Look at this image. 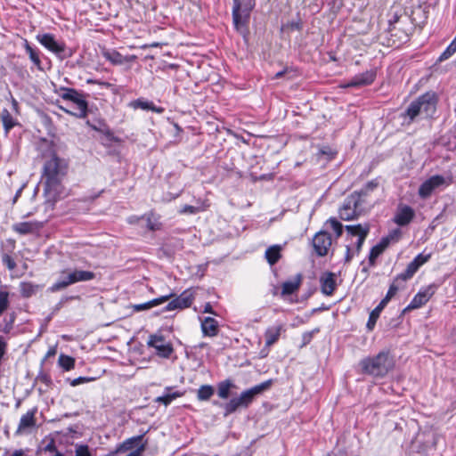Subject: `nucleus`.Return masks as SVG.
Instances as JSON below:
<instances>
[{
	"label": "nucleus",
	"instance_id": "4d7b16f0",
	"mask_svg": "<svg viewBox=\"0 0 456 456\" xmlns=\"http://www.w3.org/2000/svg\"><path fill=\"white\" fill-rule=\"evenodd\" d=\"M354 256V254L352 253V248L350 245L346 246V256H345V262L349 263Z\"/></svg>",
	"mask_w": 456,
	"mask_h": 456
},
{
	"label": "nucleus",
	"instance_id": "c85d7f7f",
	"mask_svg": "<svg viewBox=\"0 0 456 456\" xmlns=\"http://www.w3.org/2000/svg\"><path fill=\"white\" fill-rule=\"evenodd\" d=\"M281 246L280 245H273L265 250V258L271 265H275L281 259Z\"/></svg>",
	"mask_w": 456,
	"mask_h": 456
},
{
	"label": "nucleus",
	"instance_id": "f3484780",
	"mask_svg": "<svg viewBox=\"0 0 456 456\" xmlns=\"http://www.w3.org/2000/svg\"><path fill=\"white\" fill-rule=\"evenodd\" d=\"M72 284H75V282L70 270H64L61 272L60 278L49 288V291H61Z\"/></svg>",
	"mask_w": 456,
	"mask_h": 456
},
{
	"label": "nucleus",
	"instance_id": "09e8293b",
	"mask_svg": "<svg viewBox=\"0 0 456 456\" xmlns=\"http://www.w3.org/2000/svg\"><path fill=\"white\" fill-rule=\"evenodd\" d=\"M96 379L94 377H78L77 379H72L69 384L72 387L78 386L83 383H88L91 381H94Z\"/></svg>",
	"mask_w": 456,
	"mask_h": 456
},
{
	"label": "nucleus",
	"instance_id": "a19ab883",
	"mask_svg": "<svg viewBox=\"0 0 456 456\" xmlns=\"http://www.w3.org/2000/svg\"><path fill=\"white\" fill-rule=\"evenodd\" d=\"M9 306V292L0 289V316Z\"/></svg>",
	"mask_w": 456,
	"mask_h": 456
},
{
	"label": "nucleus",
	"instance_id": "f03ea898",
	"mask_svg": "<svg viewBox=\"0 0 456 456\" xmlns=\"http://www.w3.org/2000/svg\"><path fill=\"white\" fill-rule=\"evenodd\" d=\"M361 372L373 378H384L395 367V360L388 351H381L374 356H368L359 362Z\"/></svg>",
	"mask_w": 456,
	"mask_h": 456
},
{
	"label": "nucleus",
	"instance_id": "0e129e2a",
	"mask_svg": "<svg viewBox=\"0 0 456 456\" xmlns=\"http://www.w3.org/2000/svg\"><path fill=\"white\" fill-rule=\"evenodd\" d=\"M204 313H208V314H216V313L214 312L213 308H212V305H210V303H207L205 305H204Z\"/></svg>",
	"mask_w": 456,
	"mask_h": 456
},
{
	"label": "nucleus",
	"instance_id": "9b49d317",
	"mask_svg": "<svg viewBox=\"0 0 456 456\" xmlns=\"http://www.w3.org/2000/svg\"><path fill=\"white\" fill-rule=\"evenodd\" d=\"M164 337L162 335H151L148 340V346L153 347L157 351V354L162 358H169L174 348L170 343L164 344Z\"/></svg>",
	"mask_w": 456,
	"mask_h": 456
},
{
	"label": "nucleus",
	"instance_id": "603ef678",
	"mask_svg": "<svg viewBox=\"0 0 456 456\" xmlns=\"http://www.w3.org/2000/svg\"><path fill=\"white\" fill-rule=\"evenodd\" d=\"M198 211L199 208L194 206L184 205L180 212L183 214H196Z\"/></svg>",
	"mask_w": 456,
	"mask_h": 456
},
{
	"label": "nucleus",
	"instance_id": "cd10ccee",
	"mask_svg": "<svg viewBox=\"0 0 456 456\" xmlns=\"http://www.w3.org/2000/svg\"><path fill=\"white\" fill-rule=\"evenodd\" d=\"M379 186V182L377 180H371L368 182L360 191H354L353 194H358L360 200L365 204L366 198L369 196L370 192L376 190Z\"/></svg>",
	"mask_w": 456,
	"mask_h": 456
},
{
	"label": "nucleus",
	"instance_id": "a878e982",
	"mask_svg": "<svg viewBox=\"0 0 456 456\" xmlns=\"http://www.w3.org/2000/svg\"><path fill=\"white\" fill-rule=\"evenodd\" d=\"M172 296H173L172 294L167 295V296H162L160 297L150 300L146 303L134 305L133 308L136 312L145 311V310L151 309L154 306L159 305L167 302Z\"/></svg>",
	"mask_w": 456,
	"mask_h": 456
},
{
	"label": "nucleus",
	"instance_id": "37998d69",
	"mask_svg": "<svg viewBox=\"0 0 456 456\" xmlns=\"http://www.w3.org/2000/svg\"><path fill=\"white\" fill-rule=\"evenodd\" d=\"M181 396V394L178 393V392H174V393H168V394H166L162 396H159L157 399H156V402L158 403H161L163 404H165L166 406L168 405L169 403H171V402Z\"/></svg>",
	"mask_w": 456,
	"mask_h": 456
},
{
	"label": "nucleus",
	"instance_id": "bf43d9fd",
	"mask_svg": "<svg viewBox=\"0 0 456 456\" xmlns=\"http://www.w3.org/2000/svg\"><path fill=\"white\" fill-rule=\"evenodd\" d=\"M397 20H398L397 15H395L393 20H389V27H388L389 33H392V31L395 29L394 23L397 22ZM391 36H393V34H391Z\"/></svg>",
	"mask_w": 456,
	"mask_h": 456
},
{
	"label": "nucleus",
	"instance_id": "f257e3e1",
	"mask_svg": "<svg viewBox=\"0 0 456 456\" xmlns=\"http://www.w3.org/2000/svg\"><path fill=\"white\" fill-rule=\"evenodd\" d=\"M43 157L45 159L41 178L44 195L47 202L53 204L63 193L62 181L67 175L69 164L55 153L53 147H49Z\"/></svg>",
	"mask_w": 456,
	"mask_h": 456
},
{
	"label": "nucleus",
	"instance_id": "6e6d98bb",
	"mask_svg": "<svg viewBox=\"0 0 456 456\" xmlns=\"http://www.w3.org/2000/svg\"><path fill=\"white\" fill-rule=\"evenodd\" d=\"M44 451L45 452H58L57 451V448H56V445H55V442L53 440H51L46 445L45 447L44 448Z\"/></svg>",
	"mask_w": 456,
	"mask_h": 456
},
{
	"label": "nucleus",
	"instance_id": "72a5a7b5",
	"mask_svg": "<svg viewBox=\"0 0 456 456\" xmlns=\"http://www.w3.org/2000/svg\"><path fill=\"white\" fill-rule=\"evenodd\" d=\"M418 270V264H415L413 261H411L408 264L405 271L395 277V281H406L407 280L411 279Z\"/></svg>",
	"mask_w": 456,
	"mask_h": 456
},
{
	"label": "nucleus",
	"instance_id": "393cba45",
	"mask_svg": "<svg viewBox=\"0 0 456 456\" xmlns=\"http://www.w3.org/2000/svg\"><path fill=\"white\" fill-rule=\"evenodd\" d=\"M129 106L133 109H141L143 110H151L153 112L161 113L163 111V109L161 107H157L152 102L144 100L142 98L136 99L134 101H132L129 103Z\"/></svg>",
	"mask_w": 456,
	"mask_h": 456
},
{
	"label": "nucleus",
	"instance_id": "4c0bfd02",
	"mask_svg": "<svg viewBox=\"0 0 456 456\" xmlns=\"http://www.w3.org/2000/svg\"><path fill=\"white\" fill-rule=\"evenodd\" d=\"M380 307L376 306L370 314L369 320L367 322L366 327L368 330H372L376 325L377 320L379 317L381 313Z\"/></svg>",
	"mask_w": 456,
	"mask_h": 456
},
{
	"label": "nucleus",
	"instance_id": "2eb2a0df",
	"mask_svg": "<svg viewBox=\"0 0 456 456\" xmlns=\"http://www.w3.org/2000/svg\"><path fill=\"white\" fill-rule=\"evenodd\" d=\"M415 216V212L412 208L407 205H400L394 216V222L399 226H405L409 224Z\"/></svg>",
	"mask_w": 456,
	"mask_h": 456
},
{
	"label": "nucleus",
	"instance_id": "864d4df0",
	"mask_svg": "<svg viewBox=\"0 0 456 456\" xmlns=\"http://www.w3.org/2000/svg\"><path fill=\"white\" fill-rule=\"evenodd\" d=\"M401 231L399 229L393 230L387 237H389V243L392 240H397L401 237Z\"/></svg>",
	"mask_w": 456,
	"mask_h": 456
},
{
	"label": "nucleus",
	"instance_id": "13d9d810",
	"mask_svg": "<svg viewBox=\"0 0 456 456\" xmlns=\"http://www.w3.org/2000/svg\"><path fill=\"white\" fill-rule=\"evenodd\" d=\"M90 126H91L94 130L101 131V132L105 133V134H109V135H110V134H111V133H110V129H109V128H108L104 124H102V126L104 127V129H103V128H102V127H98V126H94V125H90Z\"/></svg>",
	"mask_w": 456,
	"mask_h": 456
},
{
	"label": "nucleus",
	"instance_id": "69168bd1",
	"mask_svg": "<svg viewBox=\"0 0 456 456\" xmlns=\"http://www.w3.org/2000/svg\"><path fill=\"white\" fill-rule=\"evenodd\" d=\"M78 298H79L78 296H70V297H62L61 300L60 301V305L64 304L68 300H75V299H78Z\"/></svg>",
	"mask_w": 456,
	"mask_h": 456
},
{
	"label": "nucleus",
	"instance_id": "1a4fd4ad",
	"mask_svg": "<svg viewBox=\"0 0 456 456\" xmlns=\"http://www.w3.org/2000/svg\"><path fill=\"white\" fill-rule=\"evenodd\" d=\"M144 436L145 433L126 439L117 447V452L139 451V456H142L148 444V441L144 439Z\"/></svg>",
	"mask_w": 456,
	"mask_h": 456
},
{
	"label": "nucleus",
	"instance_id": "a211bd4d",
	"mask_svg": "<svg viewBox=\"0 0 456 456\" xmlns=\"http://www.w3.org/2000/svg\"><path fill=\"white\" fill-rule=\"evenodd\" d=\"M376 77V73L372 70L365 71L354 76L347 84V86L358 87L370 85Z\"/></svg>",
	"mask_w": 456,
	"mask_h": 456
},
{
	"label": "nucleus",
	"instance_id": "f8f14e48",
	"mask_svg": "<svg viewBox=\"0 0 456 456\" xmlns=\"http://www.w3.org/2000/svg\"><path fill=\"white\" fill-rule=\"evenodd\" d=\"M194 300V294L191 289H186L175 298L171 300L165 307L164 311H173L176 309H184L190 307Z\"/></svg>",
	"mask_w": 456,
	"mask_h": 456
},
{
	"label": "nucleus",
	"instance_id": "6ab92c4d",
	"mask_svg": "<svg viewBox=\"0 0 456 456\" xmlns=\"http://www.w3.org/2000/svg\"><path fill=\"white\" fill-rule=\"evenodd\" d=\"M283 331H285V327L282 323L267 328L265 332V346L270 347L275 344Z\"/></svg>",
	"mask_w": 456,
	"mask_h": 456
},
{
	"label": "nucleus",
	"instance_id": "49530a36",
	"mask_svg": "<svg viewBox=\"0 0 456 456\" xmlns=\"http://www.w3.org/2000/svg\"><path fill=\"white\" fill-rule=\"evenodd\" d=\"M369 231H370V225L368 224H365V229L362 232V234L360 235V237L358 238V240L355 243V252L357 254L361 251L363 242H364L366 237L368 236Z\"/></svg>",
	"mask_w": 456,
	"mask_h": 456
},
{
	"label": "nucleus",
	"instance_id": "4be33fe9",
	"mask_svg": "<svg viewBox=\"0 0 456 456\" xmlns=\"http://www.w3.org/2000/svg\"><path fill=\"white\" fill-rule=\"evenodd\" d=\"M37 408H34L21 416L16 433H22L27 428L36 426L35 414L37 413Z\"/></svg>",
	"mask_w": 456,
	"mask_h": 456
},
{
	"label": "nucleus",
	"instance_id": "e2e57ef3",
	"mask_svg": "<svg viewBox=\"0 0 456 456\" xmlns=\"http://www.w3.org/2000/svg\"><path fill=\"white\" fill-rule=\"evenodd\" d=\"M391 298H389L388 297H385L380 302L379 304L377 305L378 307H380L381 310H383V308L387 305V304L390 301Z\"/></svg>",
	"mask_w": 456,
	"mask_h": 456
},
{
	"label": "nucleus",
	"instance_id": "7ed1b4c3",
	"mask_svg": "<svg viewBox=\"0 0 456 456\" xmlns=\"http://www.w3.org/2000/svg\"><path fill=\"white\" fill-rule=\"evenodd\" d=\"M437 102L436 94L433 91H428L411 102L403 117L408 118L410 122L414 121L420 115L425 118H432L436 111Z\"/></svg>",
	"mask_w": 456,
	"mask_h": 456
},
{
	"label": "nucleus",
	"instance_id": "680f3d73",
	"mask_svg": "<svg viewBox=\"0 0 456 456\" xmlns=\"http://www.w3.org/2000/svg\"><path fill=\"white\" fill-rule=\"evenodd\" d=\"M144 218V216H132L130 217H128V223L129 224H136L139 222L140 219H142Z\"/></svg>",
	"mask_w": 456,
	"mask_h": 456
},
{
	"label": "nucleus",
	"instance_id": "b1692460",
	"mask_svg": "<svg viewBox=\"0 0 456 456\" xmlns=\"http://www.w3.org/2000/svg\"><path fill=\"white\" fill-rule=\"evenodd\" d=\"M201 330L204 336H216L219 331L217 321L212 317H206L201 321Z\"/></svg>",
	"mask_w": 456,
	"mask_h": 456
},
{
	"label": "nucleus",
	"instance_id": "6e6552de",
	"mask_svg": "<svg viewBox=\"0 0 456 456\" xmlns=\"http://www.w3.org/2000/svg\"><path fill=\"white\" fill-rule=\"evenodd\" d=\"M232 1V20L235 28L239 29L241 26L248 23L250 12L255 7L256 0H247L244 4L240 0Z\"/></svg>",
	"mask_w": 456,
	"mask_h": 456
},
{
	"label": "nucleus",
	"instance_id": "338daca9",
	"mask_svg": "<svg viewBox=\"0 0 456 456\" xmlns=\"http://www.w3.org/2000/svg\"><path fill=\"white\" fill-rule=\"evenodd\" d=\"M23 451L22 450H16L11 456H23Z\"/></svg>",
	"mask_w": 456,
	"mask_h": 456
},
{
	"label": "nucleus",
	"instance_id": "5701e85b",
	"mask_svg": "<svg viewBox=\"0 0 456 456\" xmlns=\"http://www.w3.org/2000/svg\"><path fill=\"white\" fill-rule=\"evenodd\" d=\"M37 222H20L12 225V230L21 235L30 234L41 228Z\"/></svg>",
	"mask_w": 456,
	"mask_h": 456
},
{
	"label": "nucleus",
	"instance_id": "2f4dec72",
	"mask_svg": "<svg viewBox=\"0 0 456 456\" xmlns=\"http://www.w3.org/2000/svg\"><path fill=\"white\" fill-rule=\"evenodd\" d=\"M0 119L3 123L5 134H8L10 130L18 124L7 109L2 110L0 112Z\"/></svg>",
	"mask_w": 456,
	"mask_h": 456
},
{
	"label": "nucleus",
	"instance_id": "dca6fc26",
	"mask_svg": "<svg viewBox=\"0 0 456 456\" xmlns=\"http://www.w3.org/2000/svg\"><path fill=\"white\" fill-rule=\"evenodd\" d=\"M322 292L326 296H330L336 289V276L331 272L324 273L320 278Z\"/></svg>",
	"mask_w": 456,
	"mask_h": 456
},
{
	"label": "nucleus",
	"instance_id": "c03bdc74",
	"mask_svg": "<svg viewBox=\"0 0 456 456\" xmlns=\"http://www.w3.org/2000/svg\"><path fill=\"white\" fill-rule=\"evenodd\" d=\"M365 229V224L364 225H362V224H355V225H346V231L347 232L348 235H350L351 237L353 236H358V238L360 237V235L362 234V232L364 231Z\"/></svg>",
	"mask_w": 456,
	"mask_h": 456
},
{
	"label": "nucleus",
	"instance_id": "9d476101",
	"mask_svg": "<svg viewBox=\"0 0 456 456\" xmlns=\"http://www.w3.org/2000/svg\"><path fill=\"white\" fill-rule=\"evenodd\" d=\"M331 243V236L326 231L318 232L313 238V247L319 256H324L328 254Z\"/></svg>",
	"mask_w": 456,
	"mask_h": 456
},
{
	"label": "nucleus",
	"instance_id": "5fc2aeb1",
	"mask_svg": "<svg viewBox=\"0 0 456 456\" xmlns=\"http://www.w3.org/2000/svg\"><path fill=\"white\" fill-rule=\"evenodd\" d=\"M7 349V343L5 339L0 336V358H4Z\"/></svg>",
	"mask_w": 456,
	"mask_h": 456
},
{
	"label": "nucleus",
	"instance_id": "4468645a",
	"mask_svg": "<svg viewBox=\"0 0 456 456\" xmlns=\"http://www.w3.org/2000/svg\"><path fill=\"white\" fill-rule=\"evenodd\" d=\"M445 183L444 176L436 175L426 180L419 188V194L426 199L431 195L434 190Z\"/></svg>",
	"mask_w": 456,
	"mask_h": 456
},
{
	"label": "nucleus",
	"instance_id": "423d86ee",
	"mask_svg": "<svg viewBox=\"0 0 456 456\" xmlns=\"http://www.w3.org/2000/svg\"><path fill=\"white\" fill-rule=\"evenodd\" d=\"M364 212V204L358 194L348 195L338 209L339 217L344 221L357 219Z\"/></svg>",
	"mask_w": 456,
	"mask_h": 456
},
{
	"label": "nucleus",
	"instance_id": "e433bc0d",
	"mask_svg": "<svg viewBox=\"0 0 456 456\" xmlns=\"http://www.w3.org/2000/svg\"><path fill=\"white\" fill-rule=\"evenodd\" d=\"M59 365L64 370H70L75 367V359L71 356L61 354L58 360Z\"/></svg>",
	"mask_w": 456,
	"mask_h": 456
},
{
	"label": "nucleus",
	"instance_id": "a18cd8bd",
	"mask_svg": "<svg viewBox=\"0 0 456 456\" xmlns=\"http://www.w3.org/2000/svg\"><path fill=\"white\" fill-rule=\"evenodd\" d=\"M328 224H330L332 230L335 232L337 237H340L343 233V225L340 222H338L336 218L330 217L328 221Z\"/></svg>",
	"mask_w": 456,
	"mask_h": 456
},
{
	"label": "nucleus",
	"instance_id": "052dcab7",
	"mask_svg": "<svg viewBox=\"0 0 456 456\" xmlns=\"http://www.w3.org/2000/svg\"><path fill=\"white\" fill-rule=\"evenodd\" d=\"M38 379H39L42 382L45 383L46 385H48V384H50V383H51V379H50V377H49L48 375H46V374H41V375H39V376H38Z\"/></svg>",
	"mask_w": 456,
	"mask_h": 456
},
{
	"label": "nucleus",
	"instance_id": "f704fd0d",
	"mask_svg": "<svg viewBox=\"0 0 456 456\" xmlns=\"http://www.w3.org/2000/svg\"><path fill=\"white\" fill-rule=\"evenodd\" d=\"M214 393L215 389L211 385H202L197 391V398L199 401H208Z\"/></svg>",
	"mask_w": 456,
	"mask_h": 456
},
{
	"label": "nucleus",
	"instance_id": "aec40b11",
	"mask_svg": "<svg viewBox=\"0 0 456 456\" xmlns=\"http://www.w3.org/2000/svg\"><path fill=\"white\" fill-rule=\"evenodd\" d=\"M302 283V274L298 273L293 280L286 281L281 285V297L289 296L297 292Z\"/></svg>",
	"mask_w": 456,
	"mask_h": 456
},
{
	"label": "nucleus",
	"instance_id": "de8ad7c7",
	"mask_svg": "<svg viewBox=\"0 0 456 456\" xmlns=\"http://www.w3.org/2000/svg\"><path fill=\"white\" fill-rule=\"evenodd\" d=\"M2 261H3V264L10 270V271H12L15 269L16 267V262L14 261V259L9 256L7 253H4L2 255Z\"/></svg>",
	"mask_w": 456,
	"mask_h": 456
},
{
	"label": "nucleus",
	"instance_id": "0eeeda50",
	"mask_svg": "<svg viewBox=\"0 0 456 456\" xmlns=\"http://www.w3.org/2000/svg\"><path fill=\"white\" fill-rule=\"evenodd\" d=\"M37 39L48 51L53 53L61 60L71 57L72 55V51L66 47L65 43L56 40L53 34L45 33L37 35Z\"/></svg>",
	"mask_w": 456,
	"mask_h": 456
},
{
	"label": "nucleus",
	"instance_id": "7c9ffc66",
	"mask_svg": "<svg viewBox=\"0 0 456 456\" xmlns=\"http://www.w3.org/2000/svg\"><path fill=\"white\" fill-rule=\"evenodd\" d=\"M235 387V384L231 379L223 380L217 384V395L221 399H227L230 391Z\"/></svg>",
	"mask_w": 456,
	"mask_h": 456
},
{
	"label": "nucleus",
	"instance_id": "39448f33",
	"mask_svg": "<svg viewBox=\"0 0 456 456\" xmlns=\"http://www.w3.org/2000/svg\"><path fill=\"white\" fill-rule=\"evenodd\" d=\"M61 97L70 104V109L60 107L61 110L78 118H85L87 116L88 104L85 95L74 88H61Z\"/></svg>",
	"mask_w": 456,
	"mask_h": 456
},
{
	"label": "nucleus",
	"instance_id": "c756f323",
	"mask_svg": "<svg viewBox=\"0 0 456 456\" xmlns=\"http://www.w3.org/2000/svg\"><path fill=\"white\" fill-rule=\"evenodd\" d=\"M70 273L74 279L75 283L92 281L96 276V274L94 272L78 269L70 270Z\"/></svg>",
	"mask_w": 456,
	"mask_h": 456
},
{
	"label": "nucleus",
	"instance_id": "bb28decb",
	"mask_svg": "<svg viewBox=\"0 0 456 456\" xmlns=\"http://www.w3.org/2000/svg\"><path fill=\"white\" fill-rule=\"evenodd\" d=\"M24 48L27 53L28 54L30 61L34 63V65L39 70H43L42 62L40 60V52L37 49L33 48L28 42V40L24 41Z\"/></svg>",
	"mask_w": 456,
	"mask_h": 456
},
{
	"label": "nucleus",
	"instance_id": "412c9836",
	"mask_svg": "<svg viewBox=\"0 0 456 456\" xmlns=\"http://www.w3.org/2000/svg\"><path fill=\"white\" fill-rule=\"evenodd\" d=\"M389 246V237H384L381 240L370 248L369 254V264L373 266L376 259L385 251Z\"/></svg>",
	"mask_w": 456,
	"mask_h": 456
},
{
	"label": "nucleus",
	"instance_id": "774afa93",
	"mask_svg": "<svg viewBox=\"0 0 456 456\" xmlns=\"http://www.w3.org/2000/svg\"><path fill=\"white\" fill-rule=\"evenodd\" d=\"M285 73V70H282V71H279L275 74L274 77L275 78H280L283 76V74Z\"/></svg>",
	"mask_w": 456,
	"mask_h": 456
},
{
	"label": "nucleus",
	"instance_id": "3c124183",
	"mask_svg": "<svg viewBox=\"0 0 456 456\" xmlns=\"http://www.w3.org/2000/svg\"><path fill=\"white\" fill-rule=\"evenodd\" d=\"M395 279L394 280L393 283L389 286L388 291L387 293V297L389 298H392L398 291L399 287L396 285Z\"/></svg>",
	"mask_w": 456,
	"mask_h": 456
},
{
	"label": "nucleus",
	"instance_id": "79ce46f5",
	"mask_svg": "<svg viewBox=\"0 0 456 456\" xmlns=\"http://www.w3.org/2000/svg\"><path fill=\"white\" fill-rule=\"evenodd\" d=\"M75 456H93L92 451L87 444H75Z\"/></svg>",
	"mask_w": 456,
	"mask_h": 456
},
{
	"label": "nucleus",
	"instance_id": "473e14b6",
	"mask_svg": "<svg viewBox=\"0 0 456 456\" xmlns=\"http://www.w3.org/2000/svg\"><path fill=\"white\" fill-rule=\"evenodd\" d=\"M103 57L114 65H121L125 62L123 55L115 50H105L102 53Z\"/></svg>",
	"mask_w": 456,
	"mask_h": 456
},
{
	"label": "nucleus",
	"instance_id": "c9c22d12",
	"mask_svg": "<svg viewBox=\"0 0 456 456\" xmlns=\"http://www.w3.org/2000/svg\"><path fill=\"white\" fill-rule=\"evenodd\" d=\"M38 286L35 285L31 282H20V291L22 297H29L32 295L36 294L37 291Z\"/></svg>",
	"mask_w": 456,
	"mask_h": 456
},
{
	"label": "nucleus",
	"instance_id": "ddd939ff",
	"mask_svg": "<svg viewBox=\"0 0 456 456\" xmlns=\"http://www.w3.org/2000/svg\"><path fill=\"white\" fill-rule=\"evenodd\" d=\"M436 291L435 285H429L423 289L419 290L413 297L409 305L404 309V311L410 309H417L424 305L430 297L434 295Z\"/></svg>",
	"mask_w": 456,
	"mask_h": 456
},
{
	"label": "nucleus",
	"instance_id": "ea45409f",
	"mask_svg": "<svg viewBox=\"0 0 456 456\" xmlns=\"http://www.w3.org/2000/svg\"><path fill=\"white\" fill-rule=\"evenodd\" d=\"M144 217H146V226L150 231H158L160 229V224L157 222V220L154 218L153 213H148L144 215Z\"/></svg>",
	"mask_w": 456,
	"mask_h": 456
},
{
	"label": "nucleus",
	"instance_id": "8fccbe9b",
	"mask_svg": "<svg viewBox=\"0 0 456 456\" xmlns=\"http://www.w3.org/2000/svg\"><path fill=\"white\" fill-rule=\"evenodd\" d=\"M430 254L423 255L419 254L412 261L413 263L418 264V267L419 268L421 265H423L425 263H427L430 258Z\"/></svg>",
	"mask_w": 456,
	"mask_h": 456
},
{
	"label": "nucleus",
	"instance_id": "20e7f679",
	"mask_svg": "<svg viewBox=\"0 0 456 456\" xmlns=\"http://www.w3.org/2000/svg\"><path fill=\"white\" fill-rule=\"evenodd\" d=\"M272 385L273 379H268L243 391L238 397L232 398L224 406V416L235 412L240 408H248L253 403L256 396L268 390Z\"/></svg>",
	"mask_w": 456,
	"mask_h": 456
},
{
	"label": "nucleus",
	"instance_id": "58836bf2",
	"mask_svg": "<svg viewBox=\"0 0 456 456\" xmlns=\"http://www.w3.org/2000/svg\"><path fill=\"white\" fill-rule=\"evenodd\" d=\"M456 53V42L452 41V43L447 46V48L441 53L438 58V61L442 62L451 56H452Z\"/></svg>",
	"mask_w": 456,
	"mask_h": 456
}]
</instances>
